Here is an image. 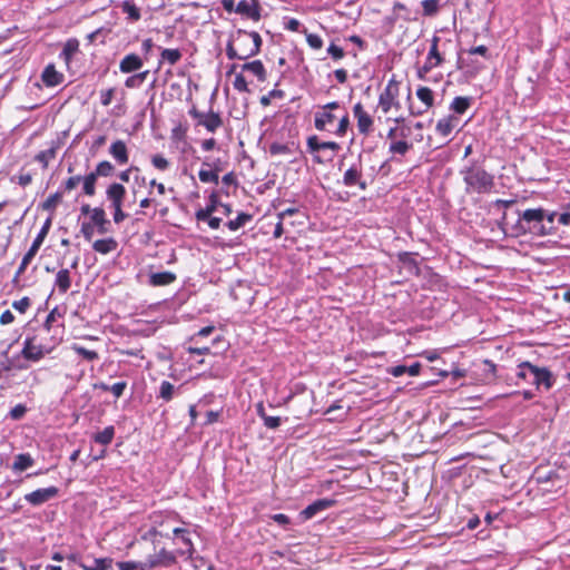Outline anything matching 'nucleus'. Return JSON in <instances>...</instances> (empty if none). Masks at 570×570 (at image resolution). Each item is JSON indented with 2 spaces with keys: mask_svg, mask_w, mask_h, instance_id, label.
Masks as SVG:
<instances>
[{
  "mask_svg": "<svg viewBox=\"0 0 570 570\" xmlns=\"http://www.w3.org/2000/svg\"><path fill=\"white\" fill-rule=\"evenodd\" d=\"M233 41H235L240 53V60H246L253 56H256L261 51L262 38L256 31H246L238 29L233 35Z\"/></svg>",
  "mask_w": 570,
  "mask_h": 570,
  "instance_id": "f257e3e1",
  "label": "nucleus"
},
{
  "mask_svg": "<svg viewBox=\"0 0 570 570\" xmlns=\"http://www.w3.org/2000/svg\"><path fill=\"white\" fill-rule=\"evenodd\" d=\"M340 149L341 146L335 141H321L317 136L307 138V150L314 155L317 164L331 161Z\"/></svg>",
  "mask_w": 570,
  "mask_h": 570,
  "instance_id": "f03ea898",
  "label": "nucleus"
},
{
  "mask_svg": "<svg viewBox=\"0 0 570 570\" xmlns=\"http://www.w3.org/2000/svg\"><path fill=\"white\" fill-rule=\"evenodd\" d=\"M469 373L475 384H490L497 377L495 365L488 360L472 363Z\"/></svg>",
  "mask_w": 570,
  "mask_h": 570,
  "instance_id": "7ed1b4c3",
  "label": "nucleus"
},
{
  "mask_svg": "<svg viewBox=\"0 0 570 570\" xmlns=\"http://www.w3.org/2000/svg\"><path fill=\"white\" fill-rule=\"evenodd\" d=\"M465 183L473 190L485 193L492 188L493 178L485 170L474 167L465 173Z\"/></svg>",
  "mask_w": 570,
  "mask_h": 570,
  "instance_id": "20e7f679",
  "label": "nucleus"
},
{
  "mask_svg": "<svg viewBox=\"0 0 570 570\" xmlns=\"http://www.w3.org/2000/svg\"><path fill=\"white\" fill-rule=\"evenodd\" d=\"M189 116L196 120V126H203L209 132H215L223 126V119L218 112L209 110L208 112H202L196 107H193L188 111Z\"/></svg>",
  "mask_w": 570,
  "mask_h": 570,
  "instance_id": "39448f33",
  "label": "nucleus"
},
{
  "mask_svg": "<svg viewBox=\"0 0 570 570\" xmlns=\"http://www.w3.org/2000/svg\"><path fill=\"white\" fill-rule=\"evenodd\" d=\"M50 353V348L37 342V336H28L23 342L21 356L30 362H39L46 354Z\"/></svg>",
  "mask_w": 570,
  "mask_h": 570,
  "instance_id": "423d86ee",
  "label": "nucleus"
},
{
  "mask_svg": "<svg viewBox=\"0 0 570 570\" xmlns=\"http://www.w3.org/2000/svg\"><path fill=\"white\" fill-rule=\"evenodd\" d=\"M178 556L179 554L177 553V550L169 551L165 547H160L157 551H155V553L149 554L146 558L147 567H149V570L158 567H171L176 564Z\"/></svg>",
  "mask_w": 570,
  "mask_h": 570,
  "instance_id": "0eeeda50",
  "label": "nucleus"
},
{
  "mask_svg": "<svg viewBox=\"0 0 570 570\" xmlns=\"http://www.w3.org/2000/svg\"><path fill=\"white\" fill-rule=\"evenodd\" d=\"M399 97V82L391 79L384 90L379 97V107L384 114H387L392 107L400 108Z\"/></svg>",
  "mask_w": 570,
  "mask_h": 570,
  "instance_id": "6e6552de",
  "label": "nucleus"
},
{
  "mask_svg": "<svg viewBox=\"0 0 570 570\" xmlns=\"http://www.w3.org/2000/svg\"><path fill=\"white\" fill-rule=\"evenodd\" d=\"M59 488L51 485L48 488H40L30 493L24 494L23 499L32 507H40L59 497Z\"/></svg>",
  "mask_w": 570,
  "mask_h": 570,
  "instance_id": "1a4fd4ad",
  "label": "nucleus"
},
{
  "mask_svg": "<svg viewBox=\"0 0 570 570\" xmlns=\"http://www.w3.org/2000/svg\"><path fill=\"white\" fill-rule=\"evenodd\" d=\"M340 108L341 106L337 101L326 104L321 111L315 114V128L317 130H330L328 126L333 125V122L337 119V117L332 111Z\"/></svg>",
  "mask_w": 570,
  "mask_h": 570,
  "instance_id": "9d476101",
  "label": "nucleus"
},
{
  "mask_svg": "<svg viewBox=\"0 0 570 570\" xmlns=\"http://www.w3.org/2000/svg\"><path fill=\"white\" fill-rule=\"evenodd\" d=\"M361 157L358 156V163L353 164L343 175V184L346 187L357 186L361 190H365L368 187V183L363 178Z\"/></svg>",
  "mask_w": 570,
  "mask_h": 570,
  "instance_id": "9b49d317",
  "label": "nucleus"
},
{
  "mask_svg": "<svg viewBox=\"0 0 570 570\" xmlns=\"http://www.w3.org/2000/svg\"><path fill=\"white\" fill-rule=\"evenodd\" d=\"M354 117L357 120V129L362 135H368L373 130V118L364 110L361 102L353 107Z\"/></svg>",
  "mask_w": 570,
  "mask_h": 570,
  "instance_id": "f8f14e48",
  "label": "nucleus"
},
{
  "mask_svg": "<svg viewBox=\"0 0 570 570\" xmlns=\"http://www.w3.org/2000/svg\"><path fill=\"white\" fill-rule=\"evenodd\" d=\"M524 366H528L532 384L538 386L542 384L546 389H550L552 386L551 373L546 367H538L531 363H527Z\"/></svg>",
  "mask_w": 570,
  "mask_h": 570,
  "instance_id": "ddd939ff",
  "label": "nucleus"
},
{
  "mask_svg": "<svg viewBox=\"0 0 570 570\" xmlns=\"http://www.w3.org/2000/svg\"><path fill=\"white\" fill-rule=\"evenodd\" d=\"M335 500L332 499H320L308 504L304 510L301 511L299 515L303 520H309L314 518L317 513L333 507Z\"/></svg>",
  "mask_w": 570,
  "mask_h": 570,
  "instance_id": "4468645a",
  "label": "nucleus"
},
{
  "mask_svg": "<svg viewBox=\"0 0 570 570\" xmlns=\"http://www.w3.org/2000/svg\"><path fill=\"white\" fill-rule=\"evenodd\" d=\"M173 533L186 547L185 549H178L177 553L180 557L186 556L188 559H191L193 554L195 552V548H194L193 541L189 537V531L184 528H175V529H173Z\"/></svg>",
  "mask_w": 570,
  "mask_h": 570,
  "instance_id": "2eb2a0df",
  "label": "nucleus"
},
{
  "mask_svg": "<svg viewBox=\"0 0 570 570\" xmlns=\"http://www.w3.org/2000/svg\"><path fill=\"white\" fill-rule=\"evenodd\" d=\"M235 12L242 16H245L254 21H258L261 19V7L257 1L253 0L252 2L247 0H242L235 8Z\"/></svg>",
  "mask_w": 570,
  "mask_h": 570,
  "instance_id": "dca6fc26",
  "label": "nucleus"
},
{
  "mask_svg": "<svg viewBox=\"0 0 570 570\" xmlns=\"http://www.w3.org/2000/svg\"><path fill=\"white\" fill-rule=\"evenodd\" d=\"M438 41L439 39L434 37L429 55L426 57V61L421 68H419L420 77H423V75L428 73L431 69H433L441 62V56L438 51Z\"/></svg>",
  "mask_w": 570,
  "mask_h": 570,
  "instance_id": "f3484780",
  "label": "nucleus"
},
{
  "mask_svg": "<svg viewBox=\"0 0 570 570\" xmlns=\"http://www.w3.org/2000/svg\"><path fill=\"white\" fill-rule=\"evenodd\" d=\"M256 414L263 421L264 426L269 430H276L283 422L288 420L287 417L283 419L281 416L268 415L263 402L256 404Z\"/></svg>",
  "mask_w": 570,
  "mask_h": 570,
  "instance_id": "a211bd4d",
  "label": "nucleus"
},
{
  "mask_svg": "<svg viewBox=\"0 0 570 570\" xmlns=\"http://www.w3.org/2000/svg\"><path fill=\"white\" fill-rule=\"evenodd\" d=\"M63 79V73L57 71L55 65L52 63L46 66L41 73V80L46 87L59 86Z\"/></svg>",
  "mask_w": 570,
  "mask_h": 570,
  "instance_id": "6ab92c4d",
  "label": "nucleus"
},
{
  "mask_svg": "<svg viewBox=\"0 0 570 570\" xmlns=\"http://www.w3.org/2000/svg\"><path fill=\"white\" fill-rule=\"evenodd\" d=\"M144 65L142 59L136 53L126 55L119 62V70L122 73L138 71Z\"/></svg>",
  "mask_w": 570,
  "mask_h": 570,
  "instance_id": "aec40b11",
  "label": "nucleus"
},
{
  "mask_svg": "<svg viewBox=\"0 0 570 570\" xmlns=\"http://www.w3.org/2000/svg\"><path fill=\"white\" fill-rule=\"evenodd\" d=\"M110 156L118 165H126L129 161V154L125 141L118 139L109 148Z\"/></svg>",
  "mask_w": 570,
  "mask_h": 570,
  "instance_id": "412c9836",
  "label": "nucleus"
},
{
  "mask_svg": "<svg viewBox=\"0 0 570 570\" xmlns=\"http://www.w3.org/2000/svg\"><path fill=\"white\" fill-rule=\"evenodd\" d=\"M91 224L97 227V232L99 234L108 233V227L110 226V222L106 218V213L101 207H95L92 209V215L90 216Z\"/></svg>",
  "mask_w": 570,
  "mask_h": 570,
  "instance_id": "4be33fe9",
  "label": "nucleus"
},
{
  "mask_svg": "<svg viewBox=\"0 0 570 570\" xmlns=\"http://www.w3.org/2000/svg\"><path fill=\"white\" fill-rule=\"evenodd\" d=\"M50 227H51V218H48L45 222V224L42 225V227L39 230V233L36 236V238L33 239L32 245L30 246V248L26 253L27 255H29L31 257H35L37 255V253H38L39 248L41 247L46 236L49 233Z\"/></svg>",
  "mask_w": 570,
  "mask_h": 570,
  "instance_id": "5701e85b",
  "label": "nucleus"
},
{
  "mask_svg": "<svg viewBox=\"0 0 570 570\" xmlns=\"http://www.w3.org/2000/svg\"><path fill=\"white\" fill-rule=\"evenodd\" d=\"M459 122L460 118L458 116L450 115L439 120L436 130L441 136L448 137L458 127Z\"/></svg>",
  "mask_w": 570,
  "mask_h": 570,
  "instance_id": "b1692460",
  "label": "nucleus"
},
{
  "mask_svg": "<svg viewBox=\"0 0 570 570\" xmlns=\"http://www.w3.org/2000/svg\"><path fill=\"white\" fill-rule=\"evenodd\" d=\"M417 98L424 104V109L414 110L411 106V114L421 115L433 105V91L428 87H420L416 91Z\"/></svg>",
  "mask_w": 570,
  "mask_h": 570,
  "instance_id": "393cba45",
  "label": "nucleus"
},
{
  "mask_svg": "<svg viewBox=\"0 0 570 570\" xmlns=\"http://www.w3.org/2000/svg\"><path fill=\"white\" fill-rule=\"evenodd\" d=\"M176 274L173 272H159V273H151L149 275V284L151 286H166L176 281Z\"/></svg>",
  "mask_w": 570,
  "mask_h": 570,
  "instance_id": "a878e982",
  "label": "nucleus"
},
{
  "mask_svg": "<svg viewBox=\"0 0 570 570\" xmlns=\"http://www.w3.org/2000/svg\"><path fill=\"white\" fill-rule=\"evenodd\" d=\"M55 286L61 294H65L71 287V276L68 268H62L56 274Z\"/></svg>",
  "mask_w": 570,
  "mask_h": 570,
  "instance_id": "bb28decb",
  "label": "nucleus"
},
{
  "mask_svg": "<svg viewBox=\"0 0 570 570\" xmlns=\"http://www.w3.org/2000/svg\"><path fill=\"white\" fill-rule=\"evenodd\" d=\"M421 367H422L421 363L415 362L410 366H406V365L393 366L387 372L390 374H392L394 377L402 376L405 373L410 374L411 376H416V375H419Z\"/></svg>",
  "mask_w": 570,
  "mask_h": 570,
  "instance_id": "cd10ccee",
  "label": "nucleus"
},
{
  "mask_svg": "<svg viewBox=\"0 0 570 570\" xmlns=\"http://www.w3.org/2000/svg\"><path fill=\"white\" fill-rule=\"evenodd\" d=\"M242 69L256 76L259 81L266 80V69L261 60L246 62L242 66Z\"/></svg>",
  "mask_w": 570,
  "mask_h": 570,
  "instance_id": "c85d7f7f",
  "label": "nucleus"
},
{
  "mask_svg": "<svg viewBox=\"0 0 570 570\" xmlns=\"http://www.w3.org/2000/svg\"><path fill=\"white\" fill-rule=\"evenodd\" d=\"M117 247H118V243L112 237L105 238V239H97L92 244L94 250H96L97 253L104 254V255L116 250Z\"/></svg>",
  "mask_w": 570,
  "mask_h": 570,
  "instance_id": "c756f323",
  "label": "nucleus"
},
{
  "mask_svg": "<svg viewBox=\"0 0 570 570\" xmlns=\"http://www.w3.org/2000/svg\"><path fill=\"white\" fill-rule=\"evenodd\" d=\"M126 188L119 183H112L106 190V196L109 202L124 200L126 196Z\"/></svg>",
  "mask_w": 570,
  "mask_h": 570,
  "instance_id": "7c9ffc66",
  "label": "nucleus"
},
{
  "mask_svg": "<svg viewBox=\"0 0 570 570\" xmlns=\"http://www.w3.org/2000/svg\"><path fill=\"white\" fill-rule=\"evenodd\" d=\"M35 464L33 458L29 453H20L16 455L12 470L13 471H26Z\"/></svg>",
  "mask_w": 570,
  "mask_h": 570,
  "instance_id": "2f4dec72",
  "label": "nucleus"
},
{
  "mask_svg": "<svg viewBox=\"0 0 570 570\" xmlns=\"http://www.w3.org/2000/svg\"><path fill=\"white\" fill-rule=\"evenodd\" d=\"M78 50L79 41L75 38L68 39L63 46L62 51L60 52V58H62L66 63H69Z\"/></svg>",
  "mask_w": 570,
  "mask_h": 570,
  "instance_id": "473e14b6",
  "label": "nucleus"
},
{
  "mask_svg": "<svg viewBox=\"0 0 570 570\" xmlns=\"http://www.w3.org/2000/svg\"><path fill=\"white\" fill-rule=\"evenodd\" d=\"M115 436V428L112 425H109L105 428L102 431L97 432L94 434L92 440L101 445H109Z\"/></svg>",
  "mask_w": 570,
  "mask_h": 570,
  "instance_id": "72a5a7b5",
  "label": "nucleus"
},
{
  "mask_svg": "<svg viewBox=\"0 0 570 570\" xmlns=\"http://www.w3.org/2000/svg\"><path fill=\"white\" fill-rule=\"evenodd\" d=\"M121 11L127 14L128 20L136 22L140 19V10L132 0H125L121 6Z\"/></svg>",
  "mask_w": 570,
  "mask_h": 570,
  "instance_id": "f704fd0d",
  "label": "nucleus"
},
{
  "mask_svg": "<svg viewBox=\"0 0 570 570\" xmlns=\"http://www.w3.org/2000/svg\"><path fill=\"white\" fill-rule=\"evenodd\" d=\"M222 170L220 167H216V170H212L209 169L208 167H203L200 168L199 173H198V177H199V180L202 183H213V184H218V173Z\"/></svg>",
  "mask_w": 570,
  "mask_h": 570,
  "instance_id": "c9c22d12",
  "label": "nucleus"
},
{
  "mask_svg": "<svg viewBox=\"0 0 570 570\" xmlns=\"http://www.w3.org/2000/svg\"><path fill=\"white\" fill-rule=\"evenodd\" d=\"M412 148V144L404 139L393 140L390 142L389 151L392 155L404 156Z\"/></svg>",
  "mask_w": 570,
  "mask_h": 570,
  "instance_id": "e433bc0d",
  "label": "nucleus"
},
{
  "mask_svg": "<svg viewBox=\"0 0 570 570\" xmlns=\"http://www.w3.org/2000/svg\"><path fill=\"white\" fill-rule=\"evenodd\" d=\"M521 218L527 223H541L546 219V210L542 208L527 209L522 213Z\"/></svg>",
  "mask_w": 570,
  "mask_h": 570,
  "instance_id": "4c0bfd02",
  "label": "nucleus"
},
{
  "mask_svg": "<svg viewBox=\"0 0 570 570\" xmlns=\"http://www.w3.org/2000/svg\"><path fill=\"white\" fill-rule=\"evenodd\" d=\"M253 216L247 213H239L235 219H230L227 222L226 226L232 230L236 232L239 228L244 227L247 223L252 220Z\"/></svg>",
  "mask_w": 570,
  "mask_h": 570,
  "instance_id": "58836bf2",
  "label": "nucleus"
},
{
  "mask_svg": "<svg viewBox=\"0 0 570 570\" xmlns=\"http://www.w3.org/2000/svg\"><path fill=\"white\" fill-rule=\"evenodd\" d=\"M181 56L179 49H163L159 62L167 61L169 65L174 66L181 59Z\"/></svg>",
  "mask_w": 570,
  "mask_h": 570,
  "instance_id": "ea45409f",
  "label": "nucleus"
},
{
  "mask_svg": "<svg viewBox=\"0 0 570 570\" xmlns=\"http://www.w3.org/2000/svg\"><path fill=\"white\" fill-rule=\"evenodd\" d=\"M114 171H115V166L108 160H102L96 166V169L91 173L98 178V177H109L114 174Z\"/></svg>",
  "mask_w": 570,
  "mask_h": 570,
  "instance_id": "a19ab883",
  "label": "nucleus"
},
{
  "mask_svg": "<svg viewBox=\"0 0 570 570\" xmlns=\"http://www.w3.org/2000/svg\"><path fill=\"white\" fill-rule=\"evenodd\" d=\"M148 75H149V71L145 70L142 72H138V73H135L132 76H129L125 80V86L127 88H139L145 82V80L147 79Z\"/></svg>",
  "mask_w": 570,
  "mask_h": 570,
  "instance_id": "79ce46f5",
  "label": "nucleus"
},
{
  "mask_svg": "<svg viewBox=\"0 0 570 570\" xmlns=\"http://www.w3.org/2000/svg\"><path fill=\"white\" fill-rule=\"evenodd\" d=\"M176 387L174 384L168 381H163L159 386L158 397L169 402L174 397Z\"/></svg>",
  "mask_w": 570,
  "mask_h": 570,
  "instance_id": "37998d69",
  "label": "nucleus"
},
{
  "mask_svg": "<svg viewBox=\"0 0 570 570\" xmlns=\"http://www.w3.org/2000/svg\"><path fill=\"white\" fill-rule=\"evenodd\" d=\"M62 199V191L58 190L55 194L50 195L42 204L41 207L43 210L53 213L58 206V204Z\"/></svg>",
  "mask_w": 570,
  "mask_h": 570,
  "instance_id": "c03bdc74",
  "label": "nucleus"
},
{
  "mask_svg": "<svg viewBox=\"0 0 570 570\" xmlns=\"http://www.w3.org/2000/svg\"><path fill=\"white\" fill-rule=\"evenodd\" d=\"M81 181L83 183V193L87 196H94L96 194L97 177L92 173H90L87 176L82 177Z\"/></svg>",
  "mask_w": 570,
  "mask_h": 570,
  "instance_id": "a18cd8bd",
  "label": "nucleus"
},
{
  "mask_svg": "<svg viewBox=\"0 0 570 570\" xmlns=\"http://www.w3.org/2000/svg\"><path fill=\"white\" fill-rule=\"evenodd\" d=\"M56 153H57V147L52 146L51 148L41 150L39 154H37L36 160L39 161L40 164H42L43 168H47L49 165V161L56 157Z\"/></svg>",
  "mask_w": 570,
  "mask_h": 570,
  "instance_id": "49530a36",
  "label": "nucleus"
},
{
  "mask_svg": "<svg viewBox=\"0 0 570 570\" xmlns=\"http://www.w3.org/2000/svg\"><path fill=\"white\" fill-rule=\"evenodd\" d=\"M119 570H149L147 561H121L117 563Z\"/></svg>",
  "mask_w": 570,
  "mask_h": 570,
  "instance_id": "de8ad7c7",
  "label": "nucleus"
},
{
  "mask_svg": "<svg viewBox=\"0 0 570 570\" xmlns=\"http://www.w3.org/2000/svg\"><path fill=\"white\" fill-rule=\"evenodd\" d=\"M72 350L82 358L86 361L92 362L99 358V355L96 351L88 350L83 346H80L78 344L72 345Z\"/></svg>",
  "mask_w": 570,
  "mask_h": 570,
  "instance_id": "09e8293b",
  "label": "nucleus"
},
{
  "mask_svg": "<svg viewBox=\"0 0 570 570\" xmlns=\"http://www.w3.org/2000/svg\"><path fill=\"white\" fill-rule=\"evenodd\" d=\"M439 1L440 0H423L422 7H423V14L431 17L438 12L439 9Z\"/></svg>",
  "mask_w": 570,
  "mask_h": 570,
  "instance_id": "8fccbe9b",
  "label": "nucleus"
},
{
  "mask_svg": "<svg viewBox=\"0 0 570 570\" xmlns=\"http://www.w3.org/2000/svg\"><path fill=\"white\" fill-rule=\"evenodd\" d=\"M269 153L273 156L288 155V154H292V149H291V147L288 145L281 144V142H273L269 146Z\"/></svg>",
  "mask_w": 570,
  "mask_h": 570,
  "instance_id": "3c124183",
  "label": "nucleus"
},
{
  "mask_svg": "<svg viewBox=\"0 0 570 570\" xmlns=\"http://www.w3.org/2000/svg\"><path fill=\"white\" fill-rule=\"evenodd\" d=\"M154 523L155 524L148 531L141 534L142 541L151 542L154 539H156V537H168V534H164L161 531L157 529V521H154Z\"/></svg>",
  "mask_w": 570,
  "mask_h": 570,
  "instance_id": "603ef678",
  "label": "nucleus"
},
{
  "mask_svg": "<svg viewBox=\"0 0 570 570\" xmlns=\"http://www.w3.org/2000/svg\"><path fill=\"white\" fill-rule=\"evenodd\" d=\"M27 411L28 409L26 405L17 404L10 410L8 416L13 421H19L26 415Z\"/></svg>",
  "mask_w": 570,
  "mask_h": 570,
  "instance_id": "864d4df0",
  "label": "nucleus"
},
{
  "mask_svg": "<svg viewBox=\"0 0 570 570\" xmlns=\"http://www.w3.org/2000/svg\"><path fill=\"white\" fill-rule=\"evenodd\" d=\"M226 55H227L228 59H230V60H234V59L240 60V53L238 51V47L236 46L235 41H233V35L230 36V39L227 42Z\"/></svg>",
  "mask_w": 570,
  "mask_h": 570,
  "instance_id": "5fc2aeb1",
  "label": "nucleus"
},
{
  "mask_svg": "<svg viewBox=\"0 0 570 570\" xmlns=\"http://www.w3.org/2000/svg\"><path fill=\"white\" fill-rule=\"evenodd\" d=\"M350 126V118H348V114L345 112L338 120V126L336 128V130L334 131L335 135L340 136V137H343L345 136L346 131H347V128Z\"/></svg>",
  "mask_w": 570,
  "mask_h": 570,
  "instance_id": "6e6d98bb",
  "label": "nucleus"
},
{
  "mask_svg": "<svg viewBox=\"0 0 570 570\" xmlns=\"http://www.w3.org/2000/svg\"><path fill=\"white\" fill-rule=\"evenodd\" d=\"M151 164L159 170H166L169 167V161L160 154L154 155L151 157Z\"/></svg>",
  "mask_w": 570,
  "mask_h": 570,
  "instance_id": "4d7b16f0",
  "label": "nucleus"
},
{
  "mask_svg": "<svg viewBox=\"0 0 570 570\" xmlns=\"http://www.w3.org/2000/svg\"><path fill=\"white\" fill-rule=\"evenodd\" d=\"M234 88L239 92H248V85L245 77L242 73L236 75L234 80Z\"/></svg>",
  "mask_w": 570,
  "mask_h": 570,
  "instance_id": "13d9d810",
  "label": "nucleus"
},
{
  "mask_svg": "<svg viewBox=\"0 0 570 570\" xmlns=\"http://www.w3.org/2000/svg\"><path fill=\"white\" fill-rule=\"evenodd\" d=\"M30 305H31V301L29 297H22L21 299L14 301L12 303V307L21 314L26 313L27 309L30 307Z\"/></svg>",
  "mask_w": 570,
  "mask_h": 570,
  "instance_id": "bf43d9fd",
  "label": "nucleus"
},
{
  "mask_svg": "<svg viewBox=\"0 0 570 570\" xmlns=\"http://www.w3.org/2000/svg\"><path fill=\"white\" fill-rule=\"evenodd\" d=\"M116 92L115 88H109L100 91V102L102 106L107 107L111 104L114 95Z\"/></svg>",
  "mask_w": 570,
  "mask_h": 570,
  "instance_id": "052dcab7",
  "label": "nucleus"
},
{
  "mask_svg": "<svg viewBox=\"0 0 570 570\" xmlns=\"http://www.w3.org/2000/svg\"><path fill=\"white\" fill-rule=\"evenodd\" d=\"M62 314L59 312L58 307H55L46 317L43 327L47 332L50 331L51 324L57 320V317H61Z\"/></svg>",
  "mask_w": 570,
  "mask_h": 570,
  "instance_id": "680f3d73",
  "label": "nucleus"
},
{
  "mask_svg": "<svg viewBox=\"0 0 570 570\" xmlns=\"http://www.w3.org/2000/svg\"><path fill=\"white\" fill-rule=\"evenodd\" d=\"M82 177L80 175L69 177L63 184L62 188L65 191H71L77 187V185L81 181Z\"/></svg>",
  "mask_w": 570,
  "mask_h": 570,
  "instance_id": "e2e57ef3",
  "label": "nucleus"
},
{
  "mask_svg": "<svg viewBox=\"0 0 570 570\" xmlns=\"http://www.w3.org/2000/svg\"><path fill=\"white\" fill-rule=\"evenodd\" d=\"M126 387H127V382L120 381V382H117V383L110 385V392L114 394V396L116 399H119L120 396H122Z\"/></svg>",
  "mask_w": 570,
  "mask_h": 570,
  "instance_id": "0e129e2a",
  "label": "nucleus"
},
{
  "mask_svg": "<svg viewBox=\"0 0 570 570\" xmlns=\"http://www.w3.org/2000/svg\"><path fill=\"white\" fill-rule=\"evenodd\" d=\"M308 46L313 49H321L323 47V40L318 35L309 33L306 37Z\"/></svg>",
  "mask_w": 570,
  "mask_h": 570,
  "instance_id": "69168bd1",
  "label": "nucleus"
},
{
  "mask_svg": "<svg viewBox=\"0 0 570 570\" xmlns=\"http://www.w3.org/2000/svg\"><path fill=\"white\" fill-rule=\"evenodd\" d=\"M81 233L86 240H91L95 233V226L90 222H85L81 225Z\"/></svg>",
  "mask_w": 570,
  "mask_h": 570,
  "instance_id": "338daca9",
  "label": "nucleus"
},
{
  "mask_svg": "<svg viewBox=\"0 0 570 570\" xmlns=\"http://www.w3.org/2000/svg\"><path fill=\"white\" fill-rule=\"evenodd\" d=\"M328 55H331L335 60L342 59L344 57V50L336 46L335 43H331L327 48Z\"/></svg>",
  "mask_w": 570,
  "mask_h": 570,
  "instance_id": "774afa93",
  "label": "nucleus"
}]
</instances>
